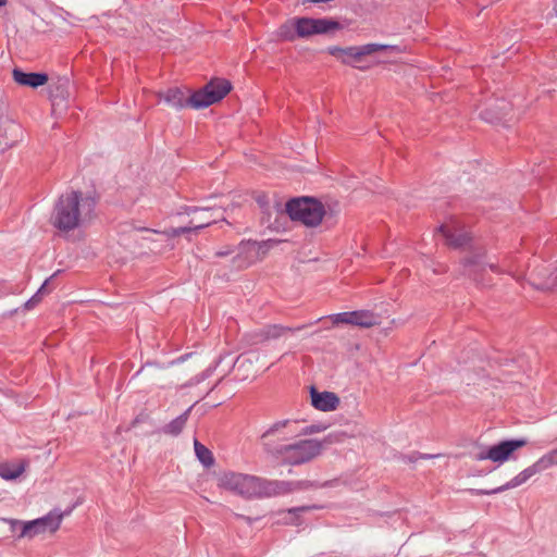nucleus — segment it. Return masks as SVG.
<instances>
[{"instance_id":"473e14b6","label":"nucleus","mask_w":557,"mask_h":557,"mask_svg":"<svg viewBox=\"0 0 557 557\" xmlns=\"http://www.w3.org/2000/svg\"><path fill=\"white\" fill-rule=\"evenodd\" d=\"M190 228L188 227H180L177 230H174L173 231V234L174 235H181V234H184V233H187Z\"/></svg>"},{"instance_id":"e433bc0d","label":"nucleus","mask_w":557,"mask_h":557,"mask_svg":"<svg viewBox=\"0 0 557 557\" xmlns=\"http://www.w3.org/2000/svg\"><path fill=\"white\" fill-rule=\"evenodd\" d=\"M10 129L12 132H18L20 131V126L17 124L11 123L10 124Z\"/></svg>"},{"instance_id":"6ab92c4d","label":"nucleus","mask_w":557,"mask_h":557,"mask_svg":"<svg viewBox=\"0 0 557 557\" xmlns=\"http://www.w3.org/2000/svg\"><path fill=\"white\" fill-rule=\"evenodd\" d=\"M158 97L160 100L162 99L166 104L175 109L188 107V96H186L185 91L178 87L169 88L163 94L159 92Z\"/></svg>"},{"instance_id":"58836bf2","label":"nucleus","mask_w":557,"mask_h":557,"mask_svg":"<svg viewBox=\"0 0 557 557\" xmlns=\"http://www.w3.org/2000/svg\"><path fill=\"white\" fill-rule=\"evenodd\" d=\"M502 104H503V106H502V107H499V108H500L502 110H505V109H506V104H505V102H504V101H502Z\"/></svg>"},{"instance_id":"1a4fd4ad","label":"nucleus","mask_w":557,"mask_h":557,"mask_svg":"<svg viewBox=\"0 0 557 557\" xmlns=\"http://www.w3.org/2000/svg\"><path fill=\"white\" fill-rule=\"evenodd\" d=\"M528 444L525 438H515L502 441L495 445L487 447L485 450L478 454V460H491L499 465L513 458L512 454Z\"/></svg>"},{"instance_id":"c9c22d12","label":"nucleus","mask_w":557,"mask_h":557,"mask_svg":"<svg viewBox=\"0 0 557 557\" xmlns=\"http://www.w3.org/2000/svg\"><path fill=\"white\" fill-rule=\"evenodd\" d=\"M488 268H490V270H491L492 272H494V273H500V271H499V269H498L497 264L491 263V264H488Z\"/></svg>"},{"instance_id":"c85d7f7f","label":"nucleus","mask_w":557,"mask_h":557,"mask_svg":"<svg viewBox=\"0 0 557 557\" xmlns=\"http://www.w3.org/2000/svg\"><path fill=\"white\" fill-rule=\"evenodd\" d=\"M233 252H235V249H233L231 246H225L215 252V257H218V258L227 257V256L232 255Z\"/></svg>"},{"instance_id":"7c9ffc66","label":"nucleus","mask_w":557,"mask_h":557,"mask_svg":"<svg viewBox=\"0 0 557 557\" xmlns=\"http://www.w3.org/2000/svg\"><path fill=\"white\" fill-rule=\"evenodd\" d=\"M549 458H552V465H557V449L548 451Z\"/></svg>"},{"instance_id":"4be33fe9","label":"nucleus","mask_w":557,"mask_h":557,"mask_svg":"<svg viewBox=\"0 0 557 557\" xmlns=\"http://www.w3.org/2000/svg\"><path fill=\"white\" fill-rule=\"evenodd\" d=\"M466 273L478 284L481 286H488L490 281H486L481 272L484 271V267L473 260H467L463 264Z\"/></svg>"},{"instance_id":"9d476101","label":"nucleus","mask_w":557,"mask_h":557,"mask_svg":"<svg viewBox=\"0 0 557 557\" xmlns=\"http://www.w3.org/2000/svg\"><path fill=\"white\" fill-rule=\"evenodd\" d=\"M232 264L238 270L247 269L264 257V242L242 240L235 249Z\"/></svg>"},{"instance_id":"f8f14e48","label":"nucleus","mask_w":557,"mask_h":557,"mask_svg":"<svg viewBox=\"0 0 557 557\" xmlns=\"http://www.w3.org/2000/svg\"><path fill=\"white\" fill-rule=\"evenodd\" d=\"M329 483H320L311 480L284 481L271 480V497L287 495L298 491L317 490L327 486Z\"/></svg>"},{"instance_id":"aec40b11","label":"nucleus","mask_w":557,"mask_h":557,"mask_svg":"<svg viewBox=\"0 0 557 557\" xmlns=\"http://www.w3.org/2000/svg\"><path fill=\"white\" fill-rule=\"evenodd\" d=\"M527 481H528V479L525 478L524 473L521 471L516 476H513L510 481H508L507 483H505L502 486H498V487L492 488V490H474L473 493L475 495H494V494H498V493L505 492L510 488L518 487V486L524 484Z\"/></svg>"},{"instance_id":"a19ab883","label":"nucleus","mask_w":557,"mask_h":557,"mask_svg":"<svg viewBox=\"0 0 557 557\" xmlns=\"http://www.w3.org/2000/svg\"><path fill=\"white\" fill-rule=\"evenodd\" d=\"M13 144L4 143V147H11Z\"/></svg>"},{"instance_id":"423d86ee","label":"nucleus","mask_w":557,"mask_h":557,"mask_svg":"<svg viewBox=\"0 0 557 557\" xmlns=\"http://www.w3.org/2000/svg\"><path fill=\"white\" fill-rule=\"evenodd\" d=\"M286 212L293 221H299L306 226H317L322 222L325 209L314 198L300 197L287 201Z\"/></svg>"},{"instance_id":"0eeeda50","label":"nucleus","mask_w":557,"mask_h":557,"mask_svg":"<svg viewBox=\"0 0 557 557\" xmlns=\"http://www.w3.org/2000/svg\"><path fill=\"white\" fill-rule=\"evenodd\" d=\"M232 89L226 79H216L208 83L203 88L188 96V107L194 109L207 108L222 100Z\"/></svg>"},{"instance_id":"a878e982","label":"nucleus","mask_w":557,"mask_h":557,"mask_svg":"<svg viewBox=\"0 0 557 557\" xmlns=\"http://www.w3.org/2000/svg\"><path fill=\"white\" fill-rule=\"evenodd\" d=\"M59 273L55 272L53 275H51L49 278H47L44 284L40 286V288L37 290V293L30 298L28 299L26 302H25V308L27 310L29 309H33L35 306H37L40 300H41V295L42 294H46V293H49V290L47 289V286L49 284V282Z\"/></svg>"},{"instance_id":"f03ea898","label":"nucleus","mask_w":557,"mask_h":557,"mask_svg":"<svg viewBox=\"0 0 557 557\" xmlns=\"http://www.w3.org/2000/svg\"><path fill=\"white\" fill-rule=\"evenodd\" d=\"M218 486L244 498L271 497V480L256 475L223 472L218 478Z\"/></svg>"},{"instance_id":"20e7f679","label":"nucleus","mask_w":557,"mask_h":557,"mask_svg":"<svg viewBox=\"0 0 557 557\" xmlns=\"http://www.w3.org/2000/svg\"><path fill=\"white\" fill-rule=\"evenodd\" d=\"M297 423L295 420L284 419L269 425L259 437L263 451L278 461L288 445L287 441L296 436Z\"/></svg>"},{"instance_id":"393cba45","label":"nucleus","mask_w":557,"mask_h":557,"mask_svg":"<svg viewBox=\"0 0 557 557\" xmlns=\"http://www.w3.org/2000/svg\"><path fill=\"white\" fill-rule=\"evenodd\" d=\"M24 470L25 467L22 463H2L0 465V478L4 480H15L24 472Z\"/></svg>"},{"instance_id":"2f4dec72","label":"nucleus","mask_w":557,"mask_h":557,"mask_svg":"<svg viewBox=\"0 0 557 557\" xmlns=\"http://www.w3.org/2000/svg\"><path fill=\"white\" fill-rule=\"evenodd\" d=\"M145 420V417L143 414L140 416H137L133 421H132V424L131 426L134 428L136 426L138 423L143 422Z\"/></svg>"},{"instance_id":"39448f33","label":"nucleus","mask_w":557,"mask_h":557,"mask_svg":"<svg viewBox=\"0 0 557 557\" xmlns=\"http://www.w3.org/2000/svg\"><path fill=\"white\" fill-rule=\"evenodd\" d=\"M339 27L338 22L327 17H295L280 27L278 35L283 39L292 41L297 37L327 34Z\"/></svg>"},{"instance_id":"5701e85b","label":"nucleus","mask_w":557,"mask_h":557,"mask_svg":"<svg viewBox=\"0 0 557 557\" xmlns=\"http://www.w3.org/2000/svg\"><path fill=\"white\" fill-rule=\"evenodd\" d=\"M553 467L552 465V458H549L548 453L544 454L541 458H539L534 463L527 467L522 472L524 473L525 478L529 480L536 473H540L542 471H545Z\"/></svg>"},{"instance_id":"4468645a","label":"nucleus","mask_w":557,"mask_h":557,"mask_svg":"<svg viewBox=\"0 0 557 557\" xmlns=\"http://www.w3.org/2000/svg\"><path fill=\"white\" fill-rule=\"evenodd\" d=\"M304 326H298L296 329L289 326H283L280 324H270L264 327L251 332L249 336V341L253 345L263 344L270 339H277L285 335L286 333H294L296 331L301 330Z\"/></svg>"},{"instance_id":"c756f323","label":"nucleus","mask_w":557,"mask_h":557,"mask_svg":"<svg viewBox=\"0 0 557 557\" xmlns=\"http://www.w3.org/2000/svg\"><path fill=\"white\" fill-rule=\"evenodd\" d=\"M482 117L487 121V122H495L496 120H499L502 119L503 116L506 115V113H502V114H497L496 116H490V110H485L481 113Z\"/></svg>"},{"instance_id":"9b49d317","label":"nucleus","mask_w":557,"mask_h":557,"mask_svg":"<svg viewBox=\"0 0 557 557\" xmlns=\"http://www.w3.org/2000/svg\"><path fill=\"white\" fill-rule=\"evenodd\" d=\"M62 516H46L44 518L35 519L33 521L24 522L21 525V531L17 536L34 537L46 531L55 532L61 524Z\"/></svg>"},{"instance_id":"2eb2a0df","label":"nucleus","mask_w":557,"mask_h":557,"mask_svg":"<svg viewBox=\"0 0 557 557\" xmlns=\"http://www.w3.org/2000/svg\"><path fill=\"white\" fill-rule=\"evenodd\" d=\"M533 285L537 289L550 290L557 287V265L542 264L532 271Z\"/></svg>"},{"instance_id":"4c0bfd02","label":"nucleus","mask_w":557,"mask_h":557,"mask_svg":"<svg viewBox=\"0 0 557 557\" xmlns=\"http://www.w3.org/2000/svg\"><path fill=\"white\" fill-rule=\"evenodd\" d=\"M5 3H7V0H0V8L5 5Z\"/></svg>"},{"instance_id":"b1692460","label":"nucleus","mask_w":557,"mask_h":557,"mask_svg":"<svg viewBox=\"0 0 557 557\" xmlns=\"http://www.w3.org/2000/svg\"><path fill=\"white\" fill-rule=\"evenodd\" d=\"M194 448H195V454H196L198 460L206 468L213 466L214 458H213L211 450H209L205 445H202L200 442H198V440L194 441Z\"/></svg>"},{"instance_id":"412c9836","label":"nucleus","mask_w":557,"mask_h":557,"mask_svg":"<svg viewBox=\"0 0 557 557\" xmlns=\"http://www.w3.org/2000/svg\"><path fill=\"white\" fill-rule=\"evenodd\" d=\"M193 409V406L189 407L187 410H185L182 414L173 419L171 422H169L166 425L163 426L162 431L165 434L177 436L183 431L188 418L189 413Z\"/></svg>"},{"instance_id":"f3484780","label":"nucleus","mask_w":557,"mask_h":557,"mask_svg":"<svg viewBox=\"0 0 557 557\" xmlns=\"http://www.w3.org/2000/svg\"><path fill=\"white\" fill-rule=\"evenodd\" d=\"M311 404L321 411H332L339 405V398L332 392H318L311 388Z\"/></svg>"},{"instance_id":"7ed1b4c3","label":"nucleus","mask_w":557,"mask_h":557,"mask_svg":"<svg viewBox=\"0 0 557 557\" xmlns=\"http://www.w3.org/2000/svg\"><path fill=\"white\" fill-rule=\"evenodd\" d=\"M334 442H339L338 436L330 434L323 441L308 438L288 443L278 461L292 467L308 463L322 454L326 444Z\"/></svg>"},{"instance_id":"dca6fc26","label":"nucleus","mask_w":557,"mask_h":557,"mask_svg":"<svg viewBox=\"0 0 557 557\" xmlns=\"http://www.w3.org/2000/svg\"><path fill=\"white\" fill-rule=\"evenodd\" d=\"M447 244L454 248H460L469 244L471 237L466 228L458 223L442 224L438 227Z\"/></svg>"},{"instance_id":"a211bd4d","label":"nucleus","mask_w":557,"mask_h":557,"mask_svg":"<svg viewBox=\"0 0 557 557\" xmlns=\"http://www.w3.org/2000/svg\"><path fill=\"white\" fill-rule=\"evenodd\" d=\"M12 76L16 84L32 88L40 87L48 82V75L45 73H26L17 67L13 70Z\"/></svg>"},{"instance_id":"ea45409f","label":"nucleus","mask_w":557,"mask_h":557,"mask_svg":"<svg viewBox=\"0 0 557 557\" xmlns=\"http://www.w3.org/2000/svg\"><path fill=\"white\" fill-rule=\"evenodd\" d=\"M198 209L197 208H193V209H189V212H196Z\"/></svg>"},{"instance_id":"f257e3e1","label":"nucleus","mask_w":557,"mask_h":557,"mask_svg":"<svg viewBox=\"0 0 557 557\" xmlns=\"http://www.w3.org/2000/svg\"><path fill=\"white\" fill-rule=\"evenodd\" d=\"M97 201L82 191L62 194L54 203L50 222L61 233L86 227L95 218Z\"/></svg>"},{"instance_id":"ddd939ff","label":"nucleus","mask_w":557,"mask_h":557,"mask_svg":"<svg viewBox=\"0 0 557 557\" xmlns=\"http://www.w3.org/2000/svg\"><path fill=\"white\" fill-rule=\"evenodd\" d=\"M334 324H351L362 327H370L376 324V317L367 310L341 312L331 315Z\"/></svg>"},{"instance_id":"cd10ccee","label":"nucleus","mask_w":557,"mask_h":557,"mask_svg":"<svg viewBox=\"0 0 557 557\" xmlns=\"http://www.w3.org/2000/svg\"><path fill=\"white\" fill-rule=\"evenodd\" d=\"M3 521L10 524L11 531L14 533L17 531L20 532L21 525L24 523L18 520H15V519H8V518H4Z\"/></svg>"},{"instance_id":"f704fd0d","label":"nucleus","mask_w":557,"mask_h":557,"mask_svg":"<svg viewBox=\"0 0 557 557\" xmlns=\"http://www.w3.org/2000/svg\"><path fill=\"white\" fill-rule=\"evenodd\" d=\"M308 509H309V507H305V506H302V507H295V508H292L289 510V512L306 511Z\"/></svg>"},{"instance_id":"6e6552de","label":"nucleus","mask_w":557,"mask_h":557,"mask_svg":"<svg viewBox=\"0 0 557 557\" xmlns=\"http://www.w3.org/2000/svg\"><path fill=\"white\" fill-rule=\"evenodd\" d=\"M388 48L391 47L380 44H367L347 48L332 46L327 48V53L337 58L343 64L356 66V63L361 62L363 57Z\"/></svg>"},{"instance_id":"bb28decb","label":"nucleus","mask_w":557,"mask_h":557,"mask_svg":"<svg viewBox=\"0 0 557 557\" xmlns=\"http://www.w3.org/2000/svg\"><path fill=\"white\" fill-rule=\"evenodd\" d=\"M322 430H323V428H321L320 425H308V426L304 428L300 432L296 431V435H309V434L318 433Z\"/></svg>"},{"instance_id":"72a5a7b5","label":"nucleus","mask_w":557,"mask_h":557,"mask_svg":"<svg viewBox=\"0 0 557 557\" xmlns=\"http://www.w3.org/2000/svg\"><path fill=\"white\" fill-rule=\"evenodd\" d=\"M211 224V221H206V222H201L197 225L194 226L195 230H200V228H203L206 226H209Z\"/></svg>"}]
</instances>
